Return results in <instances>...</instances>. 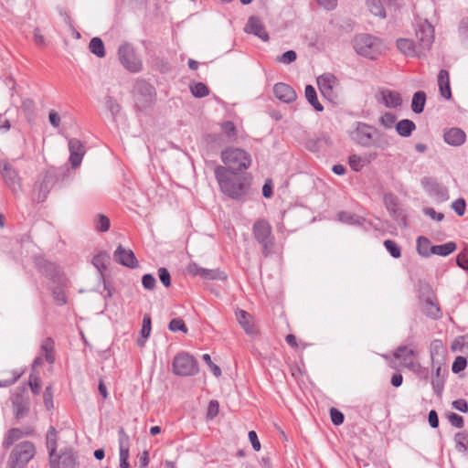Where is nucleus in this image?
Returning <instances> with one entry per match:
<instances>
[{"label": "nucleus", "instance_id": "72a5a7b5", "mask_svg": "<svg viewBox=\"0 0 468 468\" xmlns=\"http://www.w3.org/2000/svg\"><path fill=\"white\" fill-rule=\"evenodd\" d=\"M431 240L426 237H419L417 239V251L422 257H429L432 254Z\"/></svg>", "mask_w": 468, "mask_h": 468}, {"label": "nucleus", "instance_id": "e433bc0d", "mask_svg": "<svg viewBox=\"0 0 468 468\" xmlns=\"http://www.w3.org/2000/svg\"><path fill=\"white\" fill-rule=\"evenodd\" d=\"M367 5L374 16L381 18L386 17V11L380 0H367Z\"/></svg>", "mask_w": 468, "mask_h": 468}, {"label": "nucleus", "instance_id": "f03ea898", "mask_svg": "<svg viewBox=\"0 0 468 468\" xmlns=\"http://www.w3.org/2000/svg\"><path fill=\"white\" fill-rule=\"evenodd\" d=\"M355 51L365 58L376 59L386 50L383 41L369 34H359L352 40Z\"/></svg>", "mask_w": 468, "mask_h": 468}, {"label": "nucleus", "instance_id": "2f4dec72", "mask_svg": "<svg viewBox=\"0 0 468 468\" xmlns=\"http://www.w3.org/2000/svg\"><path fill=\"white\" fill-rule=\"evenodd\" d=\"M456 243L453 241H449L441 245H434L431 248L432 254L439 256H448L456 250Z\"/></svg>", "mask_w": 468, "mask_h": 468}, {"label": "nucleus", "instance_id": "a18cd8bd", "mask_svg": "<svg viewBox=\"0 0 468 468\" xmlns=\"http://www.w3.org/2000/svg\"><path fill=\"white\" fill-rule=\"evenodd\" d=\"M384 246L393 258L398 259L401 256V249L394 240L386 239Z\"/></svg>", "mask_w": 468, "mask_h": 468}, {"label": "nucleus", "instance_id": "0eeeda50", "mask_svg": "<svg viewBox=\"0 0 468 468\" xmlns=\"http://www.w3.org/2000/svg\"><path fill=\"white\" fill-rule=\"evenodd\" d=\"M172 372L179 377H190L198 372L197 359L186 352L177 354L172 363Z\"/></svg>", "mask_w": 468, "mask_h": 468}, {"label": "nucleus", "instance_id": "2eb2a0df", "mask_svg": "<svg viewBox=\"0 0 468 468\" xmlns=\"http://www.w3.org/2000/svg\"><path fill=\"white\" fill-rule=\"evenodd\" d=\"M69 162L72 168H77L80 165L82 158L85 154V147L82 142L77 138H70L69 140Z\"/></svg>", "mask_w": 468, "mask_h": 468}, {"label": "nucleus", "instance_id": "f257e3e1", "mask_svg": "<svg viewBox=\"0 0 468 468\" xmlns=\"http://www.w3.org/2000/svg\"><path fill=\"white\" fill-rule=\"evenodd\" d=\"M215 177L220 191L229 197L241 201L244 200L250 187V176H237L230 174L223 165L214 168Z\"/></svg>", "mask_w": 468, "mask_h": 468}, {"label": "nucleus", "instance_id": "bf43d9fd", "mask_svg": "<svg viewBox=\"0 0 468 468\" xmlns=\"http://www.w3.org/2000/svg\"><path fill=\"white\" fill-rule=\"evenodd\" d=\"M29 387L34 394H39L41 388V382L39 378L31 374L29 378Z\"/></svg>", "mask_w": 468, "mask_h": 468}, {"label": "nucleus", "instance_id": "a211bd4d", "mask_svg": "<svg viewBox=\"0 0 468 468\" xmlns=\"http://www.w3.org/2000/svg\"><path fill=\"white\" fill-rule=\"evenodd\" d=\"M273 92L279 101L285 103H291L297 98L294 90L290 85L283 82L276 83L273 87Z\"/></svg>", "mask_w": 468, "mask_h": 468}, {"label": "nucleus", "instance_id": "4be33fe9", "mask_svg": "<svg viewBox=\"0 0 468 468\" xmlns=\"http://www.w3.org/2000/svg\"><path fill=\"white\" fill-rule=\"evenodd\" d=\"M444 142L452 146H460L466 140L465 133L460 128H451L444 132Z\"/></svg>", "mask_w": 468, "mask_h": 468}, {"label": "nucleus", "instance_id": "b1692460", "mask_svg": "<svg viewBox=\"0 0 468 468\" xmlns=\"http://www.w3.org/2000/svg\"><path fill=\"white\" fill-rule=\"evenodd\" d=\"M438 86L441 95L450 100L452 98V91L450 87L449 72L446 69H441L438 74Z\"/></svg>", "mask_w": 468, "mask_h": 468}, {"label": "nucleus", "instance_id": "69168bd1", "mask_svg": "<svg viewBox=\"0 0 468 468\" xmlns=\"http://www.w3.org/2000/svg\"><path fill=\"white\" fill-rule=\"evenodd\" d=\"M423 213L430 217L431 219L436 221H441L444 218V215L441 212H436L432 207H424Z\"/></svg>", "mask_w": 468, "mask_h": 468}, {"label": "nucleus", "instance_id": "20e7f679", "mask_svg": "<svg viewBox=\"0 0 468 468\" xmlns=\"http://www.w3.org/2000/svg\"><path fill=\"white\" fill-rule=\"evenodd\" d=\"M221 160L230 174H237L239 171L248 169L252 163L251 155L247 151L228 147L221 152Z\"/></svg>", "mask_w": 468, "mask_h": 468}, {"label": "nucleus", "instance_id": "864d4df0", "mask_svg": "<svg viewBox=\"0 0 468 468\" xmlns=\"http://www.w3.org/2000/svg\"><path fill=\"white\" fill-rule=\"evenodd\" d=\"M158 277L163 285L166 288L171 286V275L166 268L158 269Z\"/></svg>", "mask_w": 468, "mask_h": 468}, {"label": "nucleus", "instance_id": "f8f14e48", "mask_svg": "<svg viewBox=\"0 0 468 468\" xmlns=\"http://www.w3.org/2000/svg\"><path fill=\"white\" fill-rule=\"evenodd\" d=\"M50 468H78L76 456L72 449L66 448L58 455L49 459Z\"/></svg>", "mask_w": 468, "mask_h": 468}, {"label": "nucleus", "instance_id": "774afa93", "mask_svg": "<svg viewBox=\"0 0 468 468\" xmlns=\"http://www.w3.org/2000/svg\"><path fill=\"white\" fill-rule=\"evenodd\" d=\"M21 108L26 114H32L35 109V102L29 98L24 99L22 101Z\"/></svg>", "mask_w": 468, "mask_h": 468}, {"label": "nucleus", "instance_id": "f704fd0d", "mask_svg": "<svg viewBox=\"0 0 468 468\" xmlns=\"http://www.w3.org/2000/svg\"><path fill=\"white\" fill-rule=\"evenodd\" d=\"M90 51L98 58L105 56V48L102 40L100 37H92L89 44Z\"/></svg>", "mask_w": 468, "mask_h": 468}, {"label": "nucleus", "instance_id": "9d476101", "mask_svg": "<svg viewBox=\"0 0 468 468\" xmlns=\"http://www.w3.org/2000/svg\"><path fill=\"white\" fill-rule=\"evenodd\" d=\"M338 84V79L332 73H324L317 78V85L321 93L330 101H334L336 99L335 90Z\"/></svg>", "mask_w": 468, "mask_h": 468}, {"label": "nucleus", "instance_id": "aec40b11", "mask_svg": "<svg viewBox=\"0 0 468 468\" xmlns=\"http://www.w3.org/2000/svg\"><path fill=\"white\" fill-rule=\"evenodd\" d=\"M397 48L399 50L408 57H421L424 54L418 47L417 43L409 38H399L397 40Z\"/></svg>", "mask_w": 468, "mask_h": 468}, {"label": "nucleus", "instance_id": "5fc2aeb1", "mask_svg": "<svg viewBox=\"0 0 468 468\" xmlns=\"http://www.w3.org/2000/svg\"><path fill=\"white\" fill-rule=\"evenodd\" d=\"M142 284L144 289L152 291L156 286V280L152 274L146 273L142 277Z\"/></svg>", "mask_w": 468, "mask_h": 468}, {"label": "nucleus", "instance_id": "a19ab883", "mask_svg": "<svg viewBox=\"0 0 468 468\" xmlns=\"http://www.w3.org/2000/svg\"><path fill=\"white\" fill-rule=\"evenodd\" d=\"M441 368L439 366L436 368L435 375L432 377V379H431V385H432L433 390L437 395H441V393L443 389V386H444V378H443V376L441 374Z\"/></svg>", "mask_w": 468, "mask_h": 468}, {"label": "nucleus", "instance_id": "680f3d73", "mask_svg": "<svg viewBox=\"0 0 468 468\" xmlns=\"http://www.w3.org/2000/svg\"><path fill=\"white\" fill-rule=\"evenodd\" d=\"M202 358L207 364V366L210 367L211 371L216 377L221 376L220 367L212 362L210 355L204 354Z\"/></svg>", "mask_w": 468, "mask_h": 468}, {"label": "nucleus", "instance_id": "ea45409f", "mask_svg": "<svg viewBox=\"0 0 468 468\" xmlns=\"http://www.w3.org/2000/svg\"><path fill=\"white\" fill-rule=\"evenodd\" d=\"M424 312L428 316L433 319H437L441 315V311L439 304L433 303L430 299H427L425 302Z\"/></svg>", "mask_w": 468, "mask_h": 468}, {"label": "nucleus", "instance_id": "f3484780", "mask_svg": "<svg viewBox=\"0 0 468 468\" xmlns=\"http://www.w3.org/2000/svg\"><path fill=\"white\" fill-rule=\"evenodd\" d=\"M114 261L125 267L133 269L137 267V259L131 250L124 249L122 245H119L113 253Z\"/></svg>", "mask_w": 468, "mask_h": 468}, {"label": "nucleus", "instance_id": "0e129e2a", "mask_svg": "<svg viewBox=\"0 0 468 468\" xmlns=\"http://www.w3.org/2000/svg\"><path fill=\"white\" fill-rule=\"evenodd\" d=\"M221 129L228 137L230 138L235 136L236 126L233 122L227 121L223 122L221 125Z\"/></svg>", "mask_w": 468, "mask_h": 468}, {"label": "nucleus", "instance_id": "e2e57ef3", "mask_svg": "<svg viewBox=\"0 0 468 468\" xmlns=\"http://www.w3.org/2000/svg\"><path fill=\"white\" fill-rule=\"evenodd\" d=\"M44 403L48 410H50L53 408V394H52V388L50 386H48L44 391L43 395Z\"/></svg>", "mask_w": 468, "mask_h": 468}, {"label": "nucleus", "instance_id": "58836bf2", "mask_svg": "<svg viewBox=\"0 0 468 468\" xmlns=\"http://www.w3.org/2000/svg\"><path fill=\"white\" fill-rule=\"evenodd\" d=\"M119 435V452L120 453H130V437L124 431L123 428H120L118 431Z\"/></svg>", "mask_w": 468, "mask_h": 468}, {"label": "nucleus", "instance_id": "7c9ffc66", "mask_svg": "<svg viewBox=\"0 0 468 468\" xmlns=\"http://www.w3.org/2000/svg\"><path fill=\"white\" fill-rule=\"evenodd\" d=\"M337 219L348 225H361L365 220L363 218L347 211H340L337 213Z\"/></svg>", "mask_w": 468, "mask_h": 468}, {"label": "nucleus", "instance_id": "603ef678", "mask_svg": "<svg viewBox=\"0 0 468 468\" xmlns=\"http://www.w3.org/2000/svg\"><path fill=\"white\" fill-rule=\"evenodd\" d=\"M451 207L458 216H463L465 213L466 202L462 197L457 198L452 203Z\"/></svg>", "mask_w": 468, "mask_h": 468}, {"label": "nucleus", "instance_id": "412c9836", "mask_svg": "<svg viewBox=\"0 0 468 468\" xmlns=\"http://www.w3.org/2000/svg\"><path fill=\"white\" fill-rule=\"evenodd\" d=\"M415 356L416 351L406 346H399L394 352V356L397 359H399L403 363V365L410 369H412L414 367L413 360Z\"/></svg>", "mask_w": 468, "mask_h": 468}, {"label": "nucleus", "instance_id": "09e8293b", "mask_svg": "<svg viewBox=\"0 0 468 468\" xmlns=\"http://www.w3.org/2000/svg\"><path fill=\"white\" fill-rule=\"evenodd\" d=\"M456 263L463 270H468V246L457 255Z\"/></svg>", "mask_w": 468, "mask_h": 468}, {"label": "nucleus", "instance_id": "ddd939ff", "mask_svg": "<svg viewBox=\"0 0 468 468\" xmlns=\"http://www.w3.org/2000/svg\"><path fill=\"white\" fill-rule=\"evenodd\" d=\"M376 98L378 102L385 105L387 108L396 109L402 104V98L399 92L388 89L380 90Z\"/></svg>", "mask_w": 468, "mask_h": 468}, {"label": "nucleus", "instance_id": "c756f323", "mask_svg": "<svg viewBox=\"0 0 468 468\" xmlns=\"http://www.w3.org/2000/svg\"><path fill=\"white\" fill-rule=\"evenodd\" d=\"M426 103V93L419 90L413 94L411 110L414 113L420 114L423 112Z\"/></svg>", "mask_w": 468, "mask_h": 468}, {"label": "nucleus", "instance_id": "cd10ccee", "mask_svg": "<svg viewBox=\"0 0 468 468\" xmlns=\"http://www.w3.org/2000/svg\"><path fill=\"white\" fill-rule=\"evenodd\" d=\"M46 445L48 450L49 459L56 456L57 450V431L53 426H50L46 435Z\"/></svg>", "mask_w": 468, "mask_h": 468}, {"label": "nucleus", "instance_id": "7ed1b4c3", "mask_svg": "<svg viewBox=\"0 0 468 468\" xmlns=\"http://www.w3.org/2000/svg\"><path fill=\"white\" fill-rule=\"evenodd\" d=\"M350 137L353 142L363 147L383 148L386 144L375 127L362 122H356V128L350 133Z\"/></svg>", "mask_w": 468, "mask_h": 468}, {"label": "nucleus", "instance_id": "dca6fc26", "mask_svg": "<svg viewBox=\"0 0 468 468\" xmlns=\"http://www.w3.org/2000/svg\"><path fill=\"white\" fill-rule=\"evenodd\" d=\"M134 93L142 98L144 106L154 102L155 98V89L149 82L140 80L134 85Z\"/></svg>", "mask_w": 468, "mask_h": 468}, {"label": "nucleus", "instance_id": "79ce46f5", "mask_svg": "<svg viewBox=\"0 0 468 468\" xmlns=\"http://www.w3.org/2000/svg\"><path fill=\"white\" fill-rule=\"evenodd\" d=\"M190 90L192 95L196 98H203L209 93L207 86L203 82H197L190 85Z\"/></svg>", "mask_w": 468, "mask_h": 468}, {"label": "nucleus", "instance_id": "6e6d98bb", "mask_svg": "<svg viewBox=\"0 0 468 468\" xmlns=\"http://www.w3.org/2000/svg\"><path fill=\"white\" fill-rule=\"evenodd\" d=\"M467 366V360L463 356H457L452 363V370L453 373H460L464 370Z\"/></svg>", "mask_w": 468, "mask_h": 468}, {"label": "nucleus", "instance_id": "473e14b6", "mask_svg": "<svg viewBox=\"0 0 468 468\" xmlns=\"http://www.w3.org/2000/svg\"><path fill=\"white\" fill-rule=\"evenodd\" d=\"M304 93L307 101L314 108L315 111L322 112L324 110L323 105L319 102L317 99L316 90L312 85H307L305 87Z\"/></svg>", "mask_w": 468, "mask_h": 468}, {"label": "nucleus", "instance_id": "4d7b16f0", "mask_svg": "<svg viewBox=\"0 0 468 468\" xmlns=\"http://www.w3.org/2000/svg\"><path fill=\"white\" fill-rule=\"evenodd\" d=\"M330 417L333 424L336 426L341 425L345 420L344 414L335 408L330 410Z\"/></svg>", "mask_w": 468, "mask_h": 468}, {"label": "nucleus", "instance_id": "49530a36", "mask_svg": "<svg viewBox=\"0 0 468 468\" xmlns=\"http://www.w3.org/2000/svg\"><path fill=\"white\" fill-rule=\"evenodd\" d=\"M454 441L456 448L460 452H464L468 448V434L465 432H458L455 434Z\"/></svg>", "mask_w": 468, "mask_h": 468}, {"label": "nucleus", "instance_id": "6ab92c4d", "mask_svg": "<svg viewBox=\"0 0 468 468\" xmlns=\"http://www.w3.org/2000/svg\"><path fill=\"white\" fill-rule=\"evenodd\" d=\"M245 31L249 34H253L263 41L269 39V35L261 21L256 16H250L245 26Z\"/></svg>", "mask_w": 468, "mask_h": 468}, {"label": "nucleus", "instance_id": "8fccbe9b", "mask_svg": "<svg viewBox=\"0 0 468 468\" xmlns=\"http://www.w3.org/2000/svg\"><path fill=\"white\" fill-rule=\"evenodd\" d=\"M201 277L206 280H219L222 279V272L218 270L205 269L203 268Z\"/></svg>", "mask_w": 468, "mask_h": 468}, {"label": "nucleus", "instance_id": "4c0bfd02", "mask_svg": "<svg viewBox=\"0 0 468 468\" xmlns=\"http://www.w3.org/2000/svg\"><path fill=\"white\" fill-rule=\"evenodd\" d=\"M109 260V255L105 251H101L95 255L92 259V264L96 267V269L100 271L101 275H102L103 271L106 270V261Z\"/></svg>", "mask_w": 468, "mask_h": 468}, {"label": "nucleus", "instance_id": "052dcab7", "mask_svg": "<svg viewBox=\"0 0 468 468\" xmlns=\"http://www.w3.org/2000/svg\"><path fill=\"white\" fill-rule=\"evenodd\" d=\"M151 333V318L149 315H144L141 329V335L144 338H148Z\"/></svg>", "mask_w": 468, "mask_h": 468}, {"label": "nucleus", "instance_id": "9b49d317", "mask_svg": "<svg viewBox=\"0 0 468 468\" xmlns=\"http://www.w3.org/2000/svg\"><path fill=\"white\" fill-rule=\"evenodd\" d=\"M0 173L6 186L16 193L21 188L20 177L17 171L8 163H0Z\"/></svg>", "mask_w": 468, "mask_h": 468}, {"label": "nucleus", "instance_id": "c85d7f7f", "mask_svg": "<svg viewBox=\"0 0 468 468\" xmlns=\"http://www.w3.org/2000/svg\"><path fill=\"white\" fill-rule=\"evenodd\" d=\"M54 346L55 342L51 337L45 338L41 343V351L45 356L46 361L49 364L55 362Z\"/></svg>", "mask_w": 468, "mask_h": 468}, {"label": "nucleus", "instance_id": "423d86ee", "mask_svg": "<svg viewBox=\"0 0 468 468\" xmlns=\"http://www.w3.org/2000/svg\"><path fill=\"white\" fill-rule=\"evenodd\" d=\"M36 454L35 444L31 441H22L12 450L7 463V468H27V463Z\"/></svg>", "mask_w": 468, "mask_h": 468}, {"label": "nucleus", "instance_id": "c9c22d12", "mask_svg": "<svg viewBox=\"0 0 468 468\" xmlns=\"http://www.w3.org/2000/svg\"><path fill=\"white\" fill-rule=\"evenodd\" d=\"M14 414L16 419L24 418L28 411V404L21 398H16L13 400Z\"/></svg>", "mask_w": 468, "mask_h": 468}, {"label": "nucleus", "instance_id": "6e6552de", "mask_svg": "<svg viewBox=\"0 0 468 468\" xmlns=\"http://www.w3.org/2000/svg\"><path fill=\"white\" fill-rule=\"evenodd\" d=\"M118 56L120 62L127 70L133 73L142 70V61L130 45H122L118 49Z\"/></svg>", "mask_w": 468, "mask_h": 468}, {"label": "nucleus", "instance_id": "1a4fd4ad", "mask_svg": "<svg viewBox=\"0 0 468 468\" xmlns=\"http://www.w3.org/2000/svg\"><path fill=\"white\" fill-rule=\"evenodd\" d=\"M416 43L423 54L428 51L434 41V28L427 21L418 25L415 32Z\"/></svg>", "mask_w": 468, "mask_h": 468}, {"label": "nucleus", "instance_id": "393cba45", "mask_svg": "<svg viewBox=\"0 0 468 468\" xmlns=\"http://www.w3.org/2000/svg\"><path fill=\"white\" fill-rule=\"evenodd\" d=\"M31 433V430H27L26 431H23L17 428L10 429L4 438L3 448L8 449L11 445H13L19 439H21L24 435H30Z\"/></svg>", "mask_w": 468, "mask_h": 468}, {"label": "nucleus", "instance_id": "3c124183", "mask_svg": "<svg viewBox=\"0 0 468 468\" xmlns=\"http://www.w3.org/2000/svg\"><path fill=\"white\" fill-rule=\"evenodd\" d=\"M297 58L296 52L294 50L285 51L282 56L277 58V61L282 64H290L295 61Z\"/></svg>", "mask_w": 468, "mask_h": 468}, {"label": "nucleus", "instance_id": "4468645a", "mask_svg": "<svg viewBox=\"0 0 468 468\" xmlns=\"http://www.w3.org/2000/svg\"><path fill=\"white\" fill-rule=\"evenodd\" d=\"M384 203L391 217L397 220L399 225L406 226V217L403 210L399 207L397 197L391 193L386 194L384 196Z\"/></svg>", "mask_w": 468, "mask_h": 468}, {"label": "nucleus", "instance_id": "13d9d810", "mask_svg": "<svg viewBox=\"0 0 468 468\" xmlns=\"http://www.w3.org/2000/svg\"><path fill=\"white\" fill-rule=\"evenodd\" d=\"M449 422L455 428H463V419L457 413L452 412L448 414Z\"/></svg>", "mask_w": 468, "mask_h": 468}, {"label": "nucleus", "instance_id": "bb28decb", "mask_svg": "<svg viewBox=\"0 0 468 468\" xmlns=\"http://www.w3.org/2000/svg\"><path fill=\"white\" fill-rule=\"evenodd\" d=\"M395 129L399 135H400L401 137H409L416 129V124L411 120L403 119L396 123Z\"/></svg>", "mask_w": 468, "mask_h": 468}, {"label": "nucleus", "instance_id": "37998d69", "mask_svg": "<svg viewBox=\"0 0 468 468\" xmlns=\"http://www.w3.org/2000/svg\"><path fill=\"white\" fill-rule=\"evenodd\" d=\"M96 230L100 232H106L109 230L111 223L108 217L99 214L94 221Z\"/></svg>", "mask_w": 468, "mask_h": 468}, {"label": "nucleus", "instance_id": "c03bdc74", "mask_svg": "<svg viewBox=\"0 0 468 468\" xmlns=\"http://www.w3.org/2000/svg\"><path fill=\"white\" fill-rule=\"evenodd\" d=\"M397 116L391 112H385L379 118V123L386 129H392L395 127Z\"/></svg>", "mask_w": 468, "mask_h": 468}, {"label": "nucleus", "instance_id": "338daca9", "mask_svg": "<svg viewBox=\"0 0 468 468\" xmlns=\"http://www.w3.org/2000/svg\"><path fill=\"white\" fill-rule=\"evenodd\" d=\"M105 103L113 115L117 114L121 110L120 104L111 96L106 97Z\"/></svg>", "mask_w": 468, "mask_h": 468}, {"label": "nucleus", "instance_id": "a878e982", "mask_svg": "<svg viewBox=\"0 0 468 468\" xmlns=\"http://www.w3.org/2000/svg\"><path fill=\"white\" fill-rule=\"evenodd\" d=\"M31 433V430H27L26 431H23L17 428L10 429L4 438L3 448L8 449L11 445H13L19 439H21L24 435H30Z\"/></svg>", "mask_w": 468, "mask_h": 468}, {"label": "nucleus", "instance_id": "5701e85b", "mask_svg": "<svg viewBox=\"0 0 468 468\" xmlns=\"http://www.w3.org/2000/svg\"><path fill=\"white\" fill-rule=\"evenodd\" d=\"M236 318L245 333L253 335L257 333L251 315L244 310L236 312Z\"/></svg>", "mask_w": 468, "mask_h": 468}, {"label": "nucleus", "instance_id": "39448f33", "mask_svg": "<svg viewBox=\"0 0 468 468\" xmlns=\"http://www.w3.org/2000/svg\"><path fill=\"white\" fill-rule=\"evenodd\" d=\"M252 234L255 240L261 246V252L269 257L275 244L272 228L265 218H258L252 226Z\"/></svg>", "mask_w": 468, "mask_h": 468}, {"label": "nucleus", "instance_id": "de8ad7c7", "mask_svg": "<svg viewBox=\"0 0 468 468\" xmlns=\"http://www.w3.org/2000/svg\"><path fill=\"white\" fill-rule=\"evenodd\" d=\"M168 328L172 332L182 331L184 333L187 332V328L185 324V322L181 318H174L170 321Z\"/></svg>", "mask_w": 468, "mask_h": 468}]
</instances>
